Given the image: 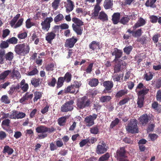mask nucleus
Segmentation results:
<instances>
[{
	"instance_id": "nucleus-1",
	"label": "nucleus",
	"mask_w": 161,
	"mask_h": 161,
	"mask_svg": "<svg viewBox=\"0 0 161 161\" xmlns=\"http://www.w3.org/2000/svg\"><path fill=\"white\" fill-rule=\"evenodd\" d=\"M55 129L52 127L50 128L47 127L45 125H40L38 126L36 128V130L38 133H42L38 135V138L39 139H43L47 137V135L46 133L48 132L50 133L55 130Z\"/></svg>"
},
{
	"instance_id": "nucleus-2",
	"label": "nucleus",
	"mask_w": 161,
	"mask_h": 161,
	"mask_svg": "<svg viewBox=\"0 0 161 161\" xmlns=\"http://www.w3.org/2000/svg\"><path fill=\"white\" fill-rule=\"evenodd\" d=\"M30 47L29 45L24 43L18 44L14 47V51L18 55H25L29 52Z\"/></svg>"
},
{
	"instance_id": "nucleus-3",
	"label": "nucleus",
	"mask_w": 161,
	"mask_h": 161,
	"mask_svg": "<svg viewBox=\"0 0 161 161\" xmlns=\"http://www.w3.org/2000/svg\"><path fill=\"white\" fill-rule=\"evenodd\" d=\"M92 103V101L91 99H89L86 96H84L78 99L77 106L78 109H83L90 107Z\"/></svg>"
},
{
	"instance_id": "nucleus-4",
	"label": "nucleus",
	"mask_w": 161,
	"mask_h": 161,
	"mask_svg": "<svg viewBox=\"0 0 161 161\" xmlns=\"http://www.w3.org/2000/svg\"><path fill=\"white\" fill-rule=\"evenodd\" d=\"M137 123V121L136 119H131L127 125L126 126V130L132 133H138L139 130Z\"/></svg>"
},
{
	"instance_id": "nucleus-5",
	"label": "nucleus",
	"mask_w": 161,
	"mask_h": 161,
	"mask_svg": "<svg viewBox=\"0 0 161 161\" xmlns=\"http://www.w3.org/2000/svg\"><path fill=\"white\" fill-rule=\"evenodd\" d=\"M74 103L73 100L66 102L61 108V110L62 112H66L72 111L74 108L73 104Z\"/></svg>"
},
{
	"instance_id": "nucleus-6",
	"label": "nucleus",
	"mask_w": 161,
	"mask_h": 161,
	"mask_svg": "<svg viewBox=\"0 0 161 161\" xmlns=\"http://www.w3.org/2000/svg\"><path fill=\"white\" fill-rule=\"evenodd\" d=\"M108 147L103 141H101L99 142L96 149L97 153L103 154L107 151Z\"/></svg>"
},
{
	"instance_id": "nucleus-7",
	"label": "nucleus",
	"mask_w": 161,
	"mask_h": 161,
	"mask_svg": "<svg viewBox=\"0 0 161 161\" xmlns=\"http://www.w3.org/2000/svg\"><path fill=\"white\" fill-rule=\"evenodd\" d=\"M53 20V18L51 17L46 18L41 23L42 29L48 31L50 27V23Z\"/></svg>"
},
{
	"instance_id": "nucleus-8",
	"label": "nucleus",
	"mask_w": 161,
	"mask_h": 161,
	"mask_svg": "<svg viewBox=\"0 0 161 161\" xmlns=\"http://www.w3.org/2000/svg\"><path fill=\"white\" fill-rule=\"evenodd\" d=\"M97 115L93 114L92 115H90L87 116L85 118L84 122L86 123V125L88 126H91L94 124V120L97 118Z\"/></svg>"
},
{
	"instance_id": "nucleus-9",
	"label": "nucleus",
	"mask_w": 161,
	"mask_h": 161,
	"mask_svg": "<svg viewBox=\"0 0 161 161\" xmlns=\"http://www.w3.org/2000/svg\"><path fill=\"white\" fill-rule=\"evenodd\" d=\"M126 64L125 62H123L122 60H119L118 63L116 64L114 68V73H118L121 70L125 68Z\"/></svg>"
},
{
	"instance_id": "nucleus-10",
	"label": "nucleus",
	"mask_w": 161,
	"mask_h": 161,
	"mask_svg": "<svg viewBox=\"0 0 161 161\" xmlns=\"http://www.w3.org/2000/svg\"><path fill=\"white\" fill-rule=\"evenodd\" d=\"M111 53L112 56H115V58L114 60V61L116 62L118 60H119L118 59L122 56L123 52L121 50L118 49L117 48H115L111 51Z\"/></svg>"
},
{
	"instance_id": "nucleus-11",
	"label": "nucleus",
	"mask_w": 161,
	"mask_h": 161,
	"mask_svg": "<svg viewBox=\"0 0 161 161\" xmlns=\"http://www.w3.org/2000/svg\"><path fill=\"white\" fill-rule=\"evenodd\" d=\"M77 40L73 36L71 38H69L66 40L65 46L69 48L73 47L75 44L77 42Z\"/></svg>"
},
{
	"instance_id": "nucleus-12",
	"label": "nucleus",
	"mask_w": 161,
	"mask_h": 161,
	"mask_svg": "<svg viewBox=\"0 0 161 161\" xmlns=\"http://www.w3.org/2000/svg\"><path fill=\"white\" fill-rule=\"evenodd\" d=\"M126 151L125 147H121L117 150L116 152L117 159H119L120 158L127 157L126 156Z\"/></svg>"
},
{
	"instance_id": "nucleus-13",
	"label": "nucleus",
	"mask_w": 161,
	"mask_h": 161,
	"mask_svg": "<svg viewBox=\"0 0 161 161\" xmlns=\"http://www.w3.org/2000/svg\"><path fill=\"white\" fill-rule=\"evenodd\" d=\"M150 120V117L147 114L142 115L139 118V123L143 126H145Z\"/></svg>"
},
{
	"instance_id": "nucleus-14",
	"label": "nucleus",
	"mask_w": 161,
	"mask_h": 161,
	"mask_svg": "<svg viewBox=\"0 0 161 161\" xmlns=\"http://www.w3.org/2000/svg\"><path fill=\"white\" fill-rule=\"evenodd\" d=\"M103 85L105 87L104 92L105 93H106L108 92V91L113 87V84L112 81H106L103 82Z\"/></svg>"
},
{
	"instance_id": "nucleus-15",
	"label": "nucleus",
	"mask_w": 161,
	"mask_h": 161,
	"mask_svg": "<svg viewBox=\"0 0 161 161\" xmlns=\"http://www.w3.org/2000/svg\"><path fill=\"white\" fill-rule=\"evenodd\" d=\"M146 23V21L142 17L140 18L136 23L133 26L134 30L136 28L143 26Z\"/></svg>"
},
{
	"instance_id": "nucleus-16",
	"label": "nucleus",
	"mask_w": 161,
	"mask_h": 161,
	"mask_svg": "<svg viewBox=\"0 0 161 161\" xmlns=\"http://www.w3.org/2000/svg\"><path fill=\"white\" fill-rule=\"evenodd\" d=\"M67 3L65 7L66 8V11L67 13H69L72 11L74 8V3L71 0H67Z\"/></svg>"
},
{
	"instance_id": "nucleus-17",
	"label": "nucleus",
	"mask_w": 161,
	"mask_h": 161,
	"mask_svg": "<svg viewBox=\"0 0 161 161\" xmlns=\"http://www.w3.org/2000/svg\"><path fill=\"white\" fill-rule=\"evenodd\" d=\"M101 10V8L98 4H96L94 7V9L93 10V12L92 14V17L93 19H96L98 16L99 11Z\"/></svg>"
},
{
	"instance_id": "nucleus-18",
	"label": "nucleus",
	"mask_w": 161,
	"mask_h": 161,
	"mask_svg": "<svg viewBox=\"0 0 161 161\" xmlns=\"http://www.w3.org/2000/svg\"><path fill=\"white\" fill-rule=\"evenodd\" d=\"M120 14L119 13H114L112 16V20L114 25L117 24L120 22Z\"/></svg>"
},
{
	"instance_id": "nucleus-19",
	"label": "nucleus",
	"mask_w": 161,
	"mask_h": 161,
	"mask_svg": "<svg viewBox=\"0 0 161 161\" xmlns=\"http://www.w3.org/2000/svg\"><path fill=\"white\" fill-rule=\"evenodd\" d=\"M56 34L53 31L47 33L46 36V40L48 42L50 43L51 41L53 40L55 37Z\"/></svg>"
},
{
	"instance_id": "nucleus-20",
	"label": "nucleus",
	"mask_w": 161,
	"mask_h": 161,
	"mask_svg": "<svg viewBox=\"0 0 161 161\" xmlns=\"http://www.w3.org/2000/svg\"><path fill=\"white\" fill-rule=\"evenodd\" d=\"M80 26L75 25V24H73L72 25L73 30L79 35H81L82 33V29Z\"/></svg>"
},
{
	"instance_id": "nucleus-21",
	"label": "nucleus",
	"mask_w": 161,
	"mask_h": 161,
	"mask_svg": "<svg viewBox=\"0 0 161 161\" xmlns=\"http://www.w3.org/2000/svg\"><path fill=\"white\" fill-rule=\"evenodd\" d=\"M135 14H132L131 15L123 17L120 19L119 22L123 25H125L129 22L131 17H135Z\"/></svg>"
},
{
	"instance_id": "nucleus-22",
	"label": "nucleus",
	"mask_w": 161,
	"mask_h": 161,
	"mask_svg": "<svg viewBox=\"0 0 161 161\" xmlns=\"http://www.w3.org/2000/svg\"><path fill=\"white\" fill-rule=\"evenodd\" d=\"M112 0H105L103 6L106 9L111 8L112 7L113 5Z\"/></svg>"
},
{
	"instance_id": "nucleus-23",
	"label": "nucleus",
	"mask_w": 161,
	"mask_h": 161,
	"mask_svg": "<svg viewBox=\"0 0 161 161\" xmlns=\"http://www.w3.org/2000/svg\"><path fill=\"white\" fill-rule=\"evenodd\" d=\"M99 83V81L97 79L92 78L89 81L88 84L91 87H95L97 86Z\"/></svg>"
},
{
	"instance_id": "nucleus-24",
	"label": "nucleus",
	"mask_w": 161,
	"mask_h": 161,
	"mask_svg": "<svg viewBox=\"0 0 161 161\" xmlns=\"http://www.w3.org/2000/svg\"><path fill=\"white\" fill-rule=\"evenodd\" d=\"M20 16V14H17L15 17H14L13 19L10 21V24L12 27L14 28L15 26V25L18 19Z\"/></svg>"
},
{
	"instance_id": "nucleus-25",
	"label": "nucleus",
	"mask_w": 161,
	"mask_h": 161,
	"mask_svg": "<svg viewBox=\"0 0 161 161\" xmlns=\"http://www.w3.org/2000/svg\"><path fill=\"white\" fill-rule=\"evenodd\" d=\"M11 72V71L10 70H7L3 72L0 74V80H4Z\"/></svg>"
},
{
	"instance_id": "nucleus-26",
	"label": "nucleus",
	"mask_w": 161,
	"mask_h": 161,
	"mask_svg": "<svg viewBox=\"0 0 161 161\" xmlns=\"http://www.w3.org/2000/svg\"><path fill=\"white\" fill-rule=\"evenodd\" d=\"M98 19L103 21L108 20L107 15L103 11H101L99 14Z\"/></svg>"
},
{
	"instance_id": "nucleus-27",
	"label": "nucleus",
	"mask_w": 161,
	"mask_h": 161,
	"mask_svg": "<svg viewBox=\"0 0 161 161\" xmlns=\"http://www.w3.org/2000/svg\"><path fill=\"white\" fill-rule=\"evenodd\" d=\"M99 45V42L96 41H92L89 45V47L91 49L94 50L97 46Z\"/></svg>"
},
{
	"instance_id": "nucleus-28",
	"label": "nucleus",
	"mask_w": 161,
	"mask_h": 161,
	"mask_svg": "<svg viewBox=\"0 0 161 161\" xmlns=\"http://www.w3.org/2000/svg\"><path fill=\"white\" fill-rule=\"evenodd\" d=\"M13 150L8 146H5L3 151V153H7L8 155L11 154L13 152Z\"/></svg>"
},
{
	"instance_id": "nucleus-29",
	"label": "nucleus",
	"mask_w": 161,
	"mask_h": 161,
	"mask_svg": "<svg viewBox=\"0 0 161 161\" xmlns=\"http://www.w3.org/2000/svg\"><path fill=\"white\" fill-rule=\"evenodd\" d=\"M72 21L75 23V25L82 26L83 25V22L80 19L76 17H74L72 18Z\"/></svg>"
},
{
	"instance_id": "nucleus-30",
	"label": "nucleus",
	"mask_w": 161,
	"mask_h": 161,
	"mask_svg": "<svg viewBox=\"0 0 161 161\" xmlns=\"http://www.w3.org/2000/svg\"><path fill=\"white\" fill-rule=\"evenodd\" d=\"M127 93V90L126 89H123L118 91L116 94L115 97H121L125 95Z\"/></svg>"
},
{
	"instance_id": "nucleus-31",
	"label": "nucleus",
	"mask_w": 161,
	"mask_h": 161,
	"mask_svg": "<svg viewBox=\"0 0 161 161\" xmlns=\"http://www.w3.org/2000/svg\"><path fill=\"white\" fill-rule=\"evenodd\" d=\"M157 0H147L145 3V5L147 7L153 8L155 7L154 3Z\"/></svg>"
},
{
	"instance_id": "nucleus-32",
	"label": "nucleus",
	"mask_w": 161,
	"mask_h": 161,
	"mask_svg": "<svg viewBox=\"0 0 161 161\" xmlns=\"http://www.w3.org/2000/svg\"><path fill=\"white\" fill-rule=\"evenodd\" d=\"M111 99V97L109 96H102L100 97V101L103 103L107 102L109 101Z\"/></svg>"
},
{
	"instance_id": "nucleus-33",
	"label": "nucleus",
	"mask_w": 161,
	"mask_h": 161,
	"mask_svg": "<svg viewBox=\"0 0 161 161\" xmlns=\"http://www.w3.org/2000/svg\"><path fill=\"white\" fill-rule=\"evenodd\" d=\"M10 120L8 119H5L3 121L1 125L3 129H5L4 126L9 127L10 126Z\"/></svg>"
},
{
	"instance_id": "nucleus-34",
	"label": "nucleus",
	"mask_w": 161,
	"mask_h": 161,
	"mask_svg": "<svg viewBox=\"0 0 161 161\" xmlns=\"http://www.w3.org/2000/svg\"><path fill=\"white\" fill-rule=\"evenodd\" d=\"M149 91V89L146 88V87H145L144 89H142V90L139 91L138 92V97L144 96V95L147 94Z\"/></svg>"
},
{
	"instance_id": "nucleus-35",
	"label": "nucleus",
	"mask_w": 161,
	"mask_h": 161,
	"mask_svg": "<svg viewBox=\"0 0 161 161\" xmlns=\"http://www.w3.org/2000/svg\"><path fill=\"white\" fill-rule=\"evenodd\" d=\"M12 73L13 74L12 75L13 78L15 77L16 79H19L21 77V75L19 72L17 70H15V69H13Z\"/></svg>"
},
{
	"instance_id": "nucleus-36",
	"label": "nucleus",
	"mask_w": 161,
	"mask_h": 161,
	"mask_svg": "<svg viewBox=\"0 0 161 161\" xmlns=\"http://www.w3.org/2000/svg\"><path fill=\"white\" fill-rule=\"evenodd\" d=\"M90 131L91 133L95 135L97 134L99 132V129L97 126H95L90 128Z\"/></svg>"
},
{
	"instance_id": "nucleus-37",
	"label": "nucleus",
	"mask_w": 161,
	"mask_h": 161,
	"mask_svg": "<svg viewBox=\"0 0 161 161\" xmlns=\"http://www.w3.org/2000/svg\"><path fill=\"white\" fill-rule=\"evenodd\" d=\"M144 100V96L138 97L137 104L140 108L142 107L143 106V102Z\"/></svg>"
},
{
	"instance_id": "nucleus-38",
	"label": "nucleus",
	"mask_w": 161,
	"mask_h": 161,
	"mask_svg": "<svg viewBox=\"0 0 161 161\" xmlns=\"http://www.w3.org/2000/svg\"><path fill=\"white\" fill-rule=\"evenodd\" d=\"M18 39L15 37H13L7 40V42L9 44H16L18 43Z\"/></svg>"
},
{
	"instance_id": "nucleus-39",
	"label": "nucleus",
	"mask_w": 161,
	"mask_h": 161,
	"mask_svg": "<svg viewBox=\"0 0 161 161\" xmlns=\"http://www.w3.org/2000/svg\"><path fill=\"white\" fill-rule=\"evenodd\" d=\"M60 2V0H54L53 1L52 4V6L54 9L56 10L57 9Z\"/></svg>"
},
{
	"instance_id": "nucleus-40",
	"label": "nucleus",
	"mask_w": 161,
	"mask_h": 161,
	"mask_svg": "<svg viewBox=\"0 0 161 161\" xmlns=\"http://www.w3.org/2000/svg\"><path fill=\"white\" fill-rule=\"evenodd\" d=\"M109 155L108 153H107L105 154L101 157L99 159L98 161H106L108 160L109 158Z\"/></svg>"
},
{
	"instance_id": "nucleus-41",
	"label": "nucleus",
	"mask_w": 161,
	"mask_h": 161,
	"mask_svg": "<svg viewBox=\"0 0 161 161\" xmlns=\"http://www.w3.org/2000/svg\"><path fill=\"white\" fill-rule=\"evenodd\" d=\"M40 80L39 79L32 78L31 80V84L35 87L38 86L39 85Z\"/></svg>"
},
{
	"instance_id": "nucleus-42",
	"label": "nucleus",
	"mask_w": 161,
	"mask_h": 161,
	"mask_svg": "<svg viewBox=\"0 0 161 161\" xmlns=\"http://www.w3.org/2000/svg\"><path fill=\"white\" fill-rule=\"evenodd\" d=\"M1 101L5 104H9L10 103V100L7 95H3L1 98Z\"/></svg>"
},
{
	"instance_id": "nucleus-43",
	"label": "nucleus",
	"mask_w": 161,
	"mask_h": 161,
	"mask_svg": "<svg viewBox=\"0 0 161 161\" xmlns=\"http://www.w3.org/2000/svg\"><path fill=\"white\" fill-rule=\"evenodd\" d=\"M64 81V78L63 77H59L58 79L57 82V87L58 88L61 87L63 85Z\"/></svg>"
},
{
	"instance_id": "nucleus-44",
	"label": "nucleus",
	"mask_w": 161,
	"mask_h": 161,
	"mask_svg": "<svg viewBox=\"0 0 161 161\" xmlns=\"http://www.w3.org/2000/svg\"><path fill=\"white\" fill-rule=\"evenodd\" d=\"M5 57L6 60L11 61L13 58L14 54L13 53L9 52L5 54Z\"/></svg>"
},
{
	"instance_id": "nucleus-45",
	"label": "nucleus",
	"mask_w": 161,
	"mask_h": 161,
	"mask_svg": "<svg viewBox=\"0 0 161 161\" xmlns=\"http://www.w3.org/2000/svg\"><path fill=\"white\" fill-rule=\"evenodd\" d=\"M66 118V117H63L58 119V123L60 126H63L65 125Z\"/></svg>"
},
{
	"instance_id": "nucleus-46",
	"label": "nucleus",
	"mask_w": 161,
	"mask_h": 161,
	"mask_svg": "<svg viewBox=\"0 0 161 161\" xmlns=\"http://www.w3.org/2000/svg\"><path fill=\"white\" fill-rule=\"evenodd\" d=\"M132 47L131 46H126L123 49L124 51L126 54L128 55L132 49Z\"/></svg>"
},
{
	"instance_id": "nucleus-47",
	"label": "nucleus",
	"mask_w": 161,
	"mask_h": 161,
	"mask_svg": "<svg viewBox=\"0 0 161 161\" xmlns=\"http://www.w3.org/2000/svg\"><path fill=\"white\" fill-rule=\"evenodd\" d=\"M142 32L141 29H139L133 32L132 35L135 37L140 36L142 34Z\"/></svg>"
},
{
	"instance_id": "nucleus-48",
	"label": "nucleus",
	"mask_w": 161,
	"mask_h": 161,
	"mask_svg": "<svg viewBox=\"0 0 161 161\" xmlns=\"http://www.w3.org/2000/svg\"><path fill=\"white\" fill-rule=\"evenodd\" d=\"M72 75L69 72L65 74L64 77V80H65L67 82H69L71 81Z\"/></svg>"
},
{
	"instance_id": "nucleus-49",
	"label": "nucleus",
	"mask_w": 161,
	"mask_h": 161,
	"mask_svg": "<svg viewBox=\"0 0 161 161\" xmlns=\"http://www.w3.org/2000/svg\"><path fill=\"white\" fill-rule=\"evenodd\" d=\"M153 77V75L151 72L146 73L144 75V79L147 81H149L151 80L152 79Z\"/></svg>"
},
{
	"instance_id": "nucleus-50",
	"label": "nucleus",
	"mask_w": 161,
	"mask_h": 161,
	"mask_svg": "<svg viewBox=\"0 0 161 161\" xmlns=\"http://www.w3.org/2000/svg\"><path fill=\"white\" fill-rule=\"evenodd\" d=\"M63 18L64 16L63 14H59L55 17L54 20L55 23H57L61 20Z\"/></svg>"
},
{
	"instance_id": "nucleus-51",
	"label": "nucleus",
	"mask_w": 161,
	"mask_h": 161,
	"mask_svg": "<svg viewBox=\"0 0 161 161\" xmlns=\"http://www.w3.org/2000/svg\"><path fill=\"white\" fill-rule=\"evenodd\" d=\"M35 97L33 99L34 101H36L42 97V94L41 92H34Z\"/></svg>"
},
{
	"instance_id": "nucleus-52",
	"label": "nucleus",
	"mask_w": 161,
	"mask_h": 161,
	"mask_svg": "<svg viewBox=\"0 0 161 161\" xmlns=\"http://www.w3.org/2000/svg\"><path fill=\"white\" fill-rule=\"evenodd\" d=\"M5 54V50L3 49L0 50V64L3 63V57Z\"/></svg>"
},
{
	"instance_id": "nucleus-53",
	"label": "nucleus",
	"mask_w": 161,
	"mask_h": 161,
	"mask_svg": "<svg viewBox=\"0 0 161 161\" xmlns=\"http://www.w3.org/2000/svg\"><path fill=\"white\" fill-rule=\"evenodd\" d=\"M27 36V33L25 32L20 33L17 35V37L19 39H24Z\"/></svg>"
},
{
	"instance_id": "nucleus-54",
	"label": "nucleus",
	"mask_w": 161,
	"mask_h": 161,
	"mask_svg": "<svg viewBox=\"0 0 161 161\" xmlns=\"http://www.w3.org/2000/svg\"><path fill=\"white\" fill-rule=\"evenodd\" d=\"M54 65L53 63H51L47 65L45 67L46 70L47 71H52L53 70Z\"/></svg>"
},
{
	"instance_id": "nucleus-55",
	"label": "nucleus",
	"mask_w": 161,
	"mask_h": 161,
	"mask_svg": "<svg viewBox=\"0 0 161 161\" xmlns=\"http://www.w3.org/2000/svg\"><path fill=\"white\" fill-rule=\"evenodd\" d=\"M25 114L22 112H18L16 114V119H22L25 117Z\"/></svg>"
},
{
	"instance_id": "nucleus-56",
	"label": "nucleus",
	"mask_w": 161,
	"mask_h": 161,
	"mask_svg": "<svg viewBox=\"0 0 161 161\" xmlns=\"http://www.w3.org/2000/svg\"><path fill=\"white\" fill-rule=\"evenodd\" d=\"M8 43L6 41H3L0 44V47L2 48H5L8 47Z\"/></svg>"
},
{
	"instance_id": "nucleus-57",
	"label": "nucleus",
	"mask_w": 161,
	"mask_h": 161,
	"mask_svg": "<svg viewBox=\"0 0 161 161\" xmlns=\"http://www.w3.org/2000/svg\"><path fill=\"white\" fill-rule=\"evenodd\" d=\"M17 111L14 110L12 111L11 114L10 115L9 118L11 119H16V114Z\"/></svg>"
},
{
	"instance_id": "nucleus-58",
	"label": "nucleus",
	"mask_w": 161,
	"mask_h": 161,
	"mask_svg": "<svg viewBox=\"0 0 161 161\" xmlns=\"http://www.w3.org/2000/svg\"><path fill=\"white\" fill-rule=\"evenodd\" d=\"M74 87V85H71V86H68L66 89L65 90V92L66 93L70 92L71 93H74L75 92V91H71V90H72Z\"/></svg>"
},
{
	"instance_id": "nucleus-59",
	"label": "nucleus",
	"mask_w": 161,
	"mask_h": 161,
	"mask_svg": "<svg viewBox=\"0 0 161 161\" xmlns=\"http://www.w3.org/2000/svg\"><path fill=\"white\" fill-rule=\"evenodd\" d=\"M10 31L8 29H6L3 31L2 36L5 38L8 36L10 33Z\"/></svg>"
},
{
	"instance_id": "nucleus-60",
	"label": "nucleus",
	"mask_w": 161,
	"mask_h": 161,
	"mask_svg": "<svg viewBox=\"0 0 161 161\" xmlns=\"http://www.w3.org/2000/svg\"><path fill=\"white\" fill-rule=\"evenodd\" d=\"M23 20V18H21L19 19L16 24L14 28H16L20 26L22 24Z\"/></svg>"
},
{
	"instance_id": "nucleus-61",
	"label": "nucleus",
	"mask_w": 161,
	"mask_h": 161,
	"mask_svg": "<svg viewBox=\"0 0 161 161\" xmlns=\"http://www.w3.org/2000/svg\"><path fill=\"white\" fill-rule=\"evenodd\" d=\"M150 21L152 23H156L158 20V17L154 15H151L150 17Z\"/></svg>"
},
{
	"instance_id": "nucleus-62",
	"label": "nucleus",
	"mask_w": 161,
	"mask_h": 161,
	"mask_svg": "<svg viewBox=\"0 0 161 161\" xmlns=\"http://www.w3.org/2000/svg\"><path fill=\"white\" fill-rule=\"evenodd\" d=\"M119 122V119L117 118L115 119L114 120L112 121L110 125V127L112 128H113V127L115 126L116 125H117Z\"/></svg>"
},
{
	"instance_id": "nucleus-63",
	"label": "nucleus",
	"mask_w": 161,
	"mask_h": 161,
	"mask_svg": "<svg viewBox=\"0 0 161 161\" xmlns=\"http://www.w3.org/2000/svg\"><path fill=\"white\" fill-rule=\"evenodd\" d=\"M121 75L116 74L112 76L113 80L114 81H119L120 80Z\"/></svg>"
},
{
	"instance_id": "nucleus-64",
	"label": "nucleus",
	"mask_w": 161,
	"mask_h": 161,
	"mask_svg": "<svg viewBox=\"0 0 161 161\" xmlns=\"http://www.w3.org/2000/svg\"><path fill=\"white\" fill-rule=\"evenodd\" d=\"M89 141L90 139H89L82 140L80 143V146L81 147H83Z\"/></svg>"
}]
</instances>
